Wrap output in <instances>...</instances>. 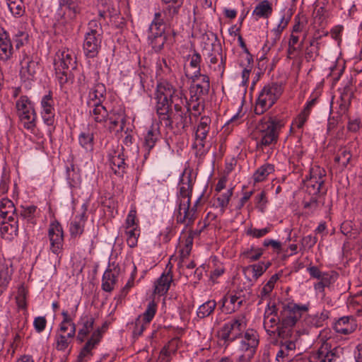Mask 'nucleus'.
<instances>
[{
	"instance_id": "a878e982",
	"label": "nucleus",
	"mask_w": 362,
	"mask_h": 362,
	"mask_svg": "<svg viewBox=\"0 0 362 362\" xmlns=\"http://www.w3.org/2000/svg\"><path fill=\"white\" fill-rule=\"evenodd\" d=\"M243 301L244 299L240 295H226L219 302L220 309L222 312L231 313L238 310L242 306Z\"/></svg>"
},
{
	"instance_id": "58836bf2",
	"label": "nucleus",
	"mask_w": 362,
	"mask_h": 362,
	"mask_svg": "<svg viewBox=\"0 0 362 362\" xmlns=\"http://www.w3.org/2000/svg\"><path fill=\"white\" fill-rule=\"evenodd\" d=\"M274 171V165L269 163L264 164L260 166L253 174L254 181L255 182H262Z\"/></svg>"
},
{
	"instance_id": "423d86ee",
	"label": "nucleus",
	"mask_w": 362,
	"mask_h": 362,
	"mask_svg": "<svg viewBox=\"0 0 362 362\" xmlns=\"http://www.w3.org/2000/svg\"><path fill=\"white\" fill-rule=\"evenodd\" d=\"M165 115H158L161 122L165 127L173 129L175 125L178 129L185 130L192 124V112L189 109L169 110Z\"/></svg>"
},
{
	"instance_id": "49530a36",
	"label": "nucleus",
	"mask_w": 362,
	"mask_h": 362,
	"mask_svg": "<svg viewBox=\"0 0 362 362\" xmlns=\"http://www.w3.org/2000/svg\"><path fill=\"white\" fill-rule=\"evenodd\" d=\"M125 112L122 109L117 110H112L110 114L107 119L110 121V129L114 130L116 127L118 126L119 122H122L124 119Z\"/></svg>"
},
{
	"instance_id": "4468645a",
	"label": "nucleus",
	"mask_w": 362,
	"mask_h": 362,
	"mask_svg": "<svg viewBox=\"0 0 362 362\" xmlns=\"http://www.w3.org/2000/svg\"><path fill=\"white\" fill-rule=\"evenodd\" d=\"M102 35L100 33H86L85 35L83 49L86 57H97L101 47Z\"/></svg>"
},
{
	"instance_id": "6ab92c4d",
	"label": "nucleus",
	"mask_w": 362,
	"mask_h": 362,
	"mask_svg": "<svg viewBox=\"0 0 362 362\" xmlns=\"http://www.w3.org/2000/svg\"><path fill=\"white\" fill-rule=\"evenodd\" d=\"M124 148L122 146H117L116 149L112 150L108 155V160L110 167L114 171L115 174L119 176H122L125 172L126 163L125 158L123 153Z\"/></svg>"
},
{
	"instance_id": "a211bd4d",
	"label": "nucleus",
	"mask_w": 362,
	"mask_h": 362,
	"mask_svg": "<svg viewBox=\"0 0 362 362\" xmlns=\"http://www.w3.org/2000/svg\"><path fill=\"white\" fill-rule=\"evenodd\" d=\"M186 59L189 62L188 64H185V76L195 82L197 77L200 76V64L202 62L201 54L196 50H193L192 54L186 57Z\"/></svg>"
},
{
	"instance_id": "aec40b11",
	"label": "nucleus",
	"mask_w": 362,
	"mask_h": 362,
	"mask_svg": "<svg viewBox=\"0 0 362 362\" xmlns=\"http://www.w3.org/2000/svg\"><path fill=\"white\" fill-rule=\"evenodd\" d=\"M21 74L28 79L33 77L39 69L38 62L33 56L28 54L25 50L22 52L20 59Z\"/></svg>"
},
{
	"instance_id": "680f3d73",
	"label": "nucleus",
	"mask_w": 362,
	"mask_h": 362,
	"mask_svg": "<svg viewBox=\"0 0 362 362\" xmlns=\"http://www.w3.org/2000/svg\"><path fill=\"white\" fill-rule=\"evenodd\" d=\"M41 112H54V100L51 94L45 95L41 100Z\"/></svg>"
},
{
	"instance_id": "4d7b16f0",
	"label": "nucleus",
	"mask_w": 362,
	"mask_h": 362,
	"mask_svg": "<svg viewBox=\"0 0 362 362\" xmlns=\"http://www.w3.org/2000/svg\"><path fill=\"white\" fill-rule=\"evenodd\" d=\"M233 189L230 188L217 197L218 205L219 207H221V211L222 213H224L226 207L228 206L230 198L233 195Z\"/></svg>"
},
{
	"instance_id": "b1692460",
	"label": "nucleus",
	"mask_w": 362,
	"mask_h": 362,
	"mask_svg": "<svg viewBox=\"0 0 362 362\" xmlns=\"http://www.w3.org/2000/svg\"><path fill=\"white\" fill-rule=\"evenodd\" d=\"M88 206L86 204L82 205V212L76 215L71 221L69 226V232L72 238H76L83 234L84 226L87 220L86 211Z\"/></svg>"
},
{
	"instance_id": "dca6fc26",
	"label": "nucleus",
	"mask_w": 362,
	"mask_h": 362,
	"mask_svg": "<svg viewBox=\"0 0 362 362\" xmlns=\"http://www.w3.org/2000/svg\"><path fill=\"white\" fill-rule=\"evenodd\" d=\"M55 70H71L76 67V57L69 49L59 51L54 60Z\"/></svg>"
},
{
	"instance_id": "f257e3e1",
	"label": "nucleus",
	"mask_w": 362,
	"mask_h": 362,
	"mask_svg": "<svg viewBox=\"0 0 362 362\" xmlns=\"http://www.w3.org/2000/svg\"><path fill=\"white\" fill-rule=\"evenodd\" d=\"M156 112L165 115L169 110H177L186 108L188 100L182 90L176 89L167 81L157 85L156 91Z\"/></svg>"
},
{
	"instance_id": "5701e85b",
	"label": "nucleus",
	"mask_w": 362,
	"mask_h": 362,
	"mask_svg": "<svg viewBox=\"0 0 362 362\" xmlns=\"http://www.w3.org/2000/svg\"><path fill=\"white\" fill-rule=\"evenodd\" d=\"M211 119L209 117L203 116L197 125L195 132L196 146L204 148L207 135L210 131Z\"/></svg>"
},
{
	"instance_id": "cd10ccee",
	"label": "nucleus",
	"mask_w": 362,
	"mask_h": 362,
	"mask_svg": "<svg viewBox=\"0 0 362 362\" xmlns=\"http://www.w3.org/2000/svg\"><path fill=\"white\" fill-rule=\"evenodd\" d=\"M169 264L167 265L165 272L158 279L155 284L154 292L160 296L167 293L173 281L172 266L168 268Z\"/></svg>"
},
{
	"instance_id": "09e8293b",
	"label": "nucleus",
	"mask_w": 362,
	"mask_h": 362,
	"mask_svg": "<svg viewBox=\"0 0 362 362\" xmlns=\"http://www.w3.org/2000/svg\"><path fill=\"white\" fill-rule=\"evenodd\" d=\"M317 102V98H312L310 100L308 101L305 107H304L302 112L298 115L297 127L298 128H301L305 124L307 118L310 112L311 108L315 105Z\"/></svg>"
},
{
	"instance_id": "1a4fd4ad",
	"label": "nucleus",
	"mask_w": 362,
	"mask_h": 362,
	"mask_svg": "<svg viewBox=\"0 0 362 362\" xmlns=\"http://www.w3.org/2000/svg\"><path fill=\"white\" fill-rule=\"evenodd\" d=\"M239 349L243 353L240 356V361H247L253 358L259 344V336L253 329H247L244 331Z\"/></svg>"
},
{
	"instance_id": "2eb2a0df",
	"label": "nucleus",
	"mask_w": 362,
	"mask_h": 362,
	"mask_svg": "<svg viewBox=\"0 0 362 362\" xmlns=\"http://www.w3.org/2000/svg\"><path fill=\"white\" fill-rule=\"evenodd\" d=\"M107 328V325L105 322L101 327L98 328L92 333L90 338L86 341L81 352L79 353L78 356V360L79 362H82L86 357H90L92 356L91 351L100 341L103 337V334L106 331Z\"/></svg>"
},
{
	"instance_id": "412c9836",
	"label": "nucleus",
	"mask_w": 362,
	"mask_h": 362,
	"mask_svg": "<svg viewBox=\"0 0 362 362\" xmlns=\"http://www.w3.org/2000/svg\"><path fill=\"white\" fill-rule=\"evenodd\" d=\"M0 233L4 238L12 240L18 235V216H8L3 219Z\"/></svg>"
},
{
	"instance_id": "0eeeda50",
	"label": "nucleus",
	"mask_w": 362,
	"mask_h": 362,
	"mask_svg": "<svg viewBox=\"0 0 362 362\" xmlns=\"http://www.w3.org/2000/svg\"><path fill=\"white\" fill-rule=\"evenodd\" d=\"M321 340L324 341L317 352L318 362L335 361L343 354V349L340 346L332 347L328 340L331 338L329 329H322L319 335Z\"/></svg>"
},
{
	"instance_id": "5fc2aeb1",
	"label": "nucleus",
	"mask_w": 362,
	"mask_h": 362,
	"mask_svg": "<svg viewBox=\"0 0 362 362\" xmlns=\"http://www.w3.org/2000/svg\"><path fill=\"white\" fill-rule=\"evenodd\" d=\"M263 255V249L260 247L255 248L251 247V248L243 251L241 255L250 260V262H254L258 260Z\"/></svg>"
},
{
	"instance_id": "c756f323",
	"label": "nucleus",
	"mask_w": 362,
	"mask_h": 362,
	"mask_svg": "<svg viewBox=\"0 0 362 362\" xmlns=\"http://www.w3.org/2000/svg\"><path fill=\"white\" fill-rule=\"evenodd\" d=\"M95 319L90 315H83L81 317L78 325L80 327L76 336V339L79 343H83L87 336L92 331Z\"/></svg>"
},
{
	"instance_id": "13d9d810",
	"label": "nucleus",
	"mask_w": 362,
	"mask_h": 362,
	"mask_svg": "<svg viewBox=\"0 0 362 362\" xmlns=\"http://www.w3.org/2000/svg\"><path fill=\"white\" fill-rule=\"evenodd\" d=\"M37 207L34 205H30L26 207H22L18 219L27 220L28 223H33L34 215L36 211Z\"/></svg>"
},
{
	"instance_id": "a19ab883",
	"label": "nucleus",
	"mask_w": 362,
	"mask_h": 362,
	"mask_svg": "<svg viewBox=\"0 0 362 362\" xmlns=\"http://www.w3.org/2000/svg\"><path fill=\"white\" fill-rule=\"evenodd\" d=\"M329 318V312L324 310L320 313L309 315L307 319V323L311 327H320L323 326L324 322Z\"/></svg>"
},
{
	"instance_id": "c9c22d12",
	"label": "nucleus",
	"mask_w": 362,
	"mask_h": 362,
	"mask_svg": "<svg viewBox=\"0 0 362 362\" xmlns=\"http://www.w3.org/2000/svg\"><path fill=\"white\" fill-rule=\"evenodd\" d=\"M78 143L86 152H93L95 144L93 133L90 130L81 132L78 135Z\"/></svg>"
},
{
	"instance_id": "393cba45",
	"label": "nucleus",
	"mask_w": 362,
	"mask_h": 362,
	"mask_svg": "<svg viewBox=\"0 0 362 362\" xmlns=\"http://www.w3.org/2000/svg\"><path fill=\"white\" fill-rule=\"evenodd\" d=\"M179 189L177 193V201L189 199L192 194L193 182L190 174L183 173L180 179Z\"/></svg>"
},
{
	"instance_id": "ddd939ff",
	"label": "nucleus",
	"mask_w": 362,
	"mask_h": 362,
	"mask_svg": "<svg viewBox=\"0 0 362 362\" xmlns=\"http://www.w3.org/2000/svg\"><path fill=\"white\" fill-rule=\"evenodd\" d=\"M48 238L50 242V250L57 256L62 252L64 245V231L57 221H52L49 225Z\"/></svg>"
},
{
	"instance_id": "72a5a7b5",
	"label": "nucleus",
	"mask_w": 362,
	"mask_h": 362,
	"mask_svg": "<svg viewBox=\"0 0 362 362\" xmlns=\"http://www.w3.org/2000/svg\"><path fill=\"white\" fill-rule=\"evenodd\" d=\"M106 88L102 83H96L90 90L88 99L87 101L94 102V103H103L105 99Z\"/></svg>"
},
{
	"instance_id": "f704fd0d",
	"label": "nucleus",
	"mask_w": 362,
	"mask_h": 362,
	"mask_svg": "<svg viewBox=\"0 0 362 362\" xmlns=\"http://www.w3.org/2000/svg\"><path fill=\"white\" fill-rule=\"evenodd\" d=\"M165 21L161 18V13L156 12L148 28V35H165L164 24Z\"/></svg>"
},
{
	"instance_id": "8fccbe9b",
	"label": "nucleus",
	"mask_w": 362,
	"mask_h": 362,
	"mask_svg": "<svg viewBox=\"0 0 362 362\" xmlns=\"http://www.w3.org/2000/svg\"><path fill=\"white\" fill-rule=\"evenodd\" d=\"M351 158L352 155L350 151L346 148H341L339 150L337 155L335 156L334 161L345 168L349 163Z\"/></svg>"
},
{
	"instance_id": "37998d69",
	"label": "nucleus",
	"mask_w": 362,
	"mask_h": 362,
	"mask_svg": "<svg viewBox=\"0 0 362 362\" xmlns=\"http://www.w3.org/2000/svg\"><path fill=\"white\" fill-rule=\"evenodd\" d=\"M319 42L316 38H313L310 42L309 46L305 49V57L308 62L315 61L316 57L319 55Z\"/></svg>"
},
{
	"instance_id": "052dcab7",
	"label": "nucleus",
	"mask_w": 362,
	"mask_h": 362,
	"mask_svg": "<svg viewBox=\"0 0 362 362\" xmlns=\"http://www.w3.org/2000/svg\"><path fill=\"white\" fill-rule=\"evenodd\" d=\"M166 5L167 6L163 8V12L165 18V23H170V21L172 20L173 18L178 13L179 9L182 5L173 4Z\"/></svg>"
},
{
	"instance_id": "338daca9",
	"label": "nucleus",
	"mask_w": 362,
	"mask_h": 362,
	"mask_svg": "<svg viewBox=\"0 0 362 362\" xmlns=\"http://www.w3.org/2000/svg\"><path fill=\"white\" fill-rule=\"evenodd\" d=\"M71 338H68L67 335L59 334L56 337V349L58 351H64L71 343Z\"/></svg>"
},
{
	"instance_id": "a18cd8bd",
	"label": "nucleus",
	"mask_w": 362,
	"mask_h": 362,
	"mask_svg": "<svg viewBox=\"0 0 362 362\" xmlns=\"http://www.w3.org/2000/svg\"><path fill=\"white\" fill-rule=\"evenodd\" d=\"M272 12L271 4L267 0H264L255 7L253 14L259 18H267Z\"/></svg>"
},
{
	"instance_id": "39448f33",
	"label": "nucleus",
	"mask_w": 362,
	"mask_h": 362,
	"mask_svg": "<svg viewBox=\"0 0 362 362\" xmlns=\"http://www.w3.org/2000/svg\"><path fill=\"white\" fill-rule=\"evenodd\" d=\"M247 327L245 317L239 315L226 322L220 330V337L223 341V345L228 347L229 344L242 337Z\"/></svg>"
},
{
	"instance_id": "2f4dec72",
	"label": "nucleus",
	"mask_w": 362,
	"mask_h": 362,
	"mask_svg": "<svg viewBox=\"0 0 362 362\" xmlns=\"http://www.w3.org/2000/svg\"><path fill=\"white\" fill-rule=\"evenodd\" d=\"M119 272V268L115 267L113 269H107L103 274L102 279V289L105 292L113 291L117 281V276Z\"/></svg>"
},
{
	"instance_id": "f03ea898",
	"label": "nucleus",
	"mask_w": 362,
	"mask_h": 362,
	"mask_svg": "<svg viewBox=\"0 0 362 362\" xmlns=\"http://www.w3.org/2000/svg\"><path fill=\"white\" fill-rule=\"evenodd\" d=\"M284 126V121L276 117H269L262 119L257 127L260 134L256 144L257 149L264 151L265 147L275 145L278 141L279 132Z\"/></svg>"
},
{
	"instance_id": "69168bd1",
	"label": "nucleus",
	"mask_w": 362,
	"mask_h": 362,
	"mask_svg": "<svg viewBox=\"0 0 362 362\" xmlns=\"http://www.w3.org/2000/svg\"><path fill=\"white\" fill-rule=\"evenodd\" d=\"M136 275V267L134 264H133V270L132 272L130 278L128 281L125 284V286L121 289L119 298H124L128 293L129 289L134 286V279Z\"/></svg>"
},
{
	"instance_id": "c85d7f7f",
	"label": "nucleus",
	"mask_w": 362,
	"mask_h": 362,
	"mask_svg": "<svg viewBox=\"0 0 362 362\" xmlns=\"http://www.w3.org/2000/svg\"><path fill=\"white\" fill-rule=\"evenodd\" d=\"M86 103L90 109V116L94 122L102 124L107 120L109 112L103 103H94V102L87 101Z\"/></svg>"
},
{
	"instance_id": "774afa93",
	"label": "nucleus",
	"mask_w": 362,
	"mask_h": 362,
	"mask_svg": "<svg viewBox=\"0 0 362 362\" xmlns=\"http://www.w3.org/2000/svg\"><path fill=\"white\" fill-rule=\"evenodd\" d=\"M57 78L61 86L66 83L71 77V70H55Z\"/></svg>"
},
{
	"instance_id": "20e7f679",
	"label": "nucleus",
	"mask_w": 362,
	"mask_h": 362,
	"mask_svg": "<svg viewBox=\"0 0 362 362\" xmlns=\"http://www.w3.org/2000/svg\"><path fill=\"white\" fill-rule=\"evenodd\" d=\"M282 93V86L277 83H272L264 86L256 101L255 113L261 115L271 108L280 98Z\"/></svg>"
},
{
	"instance_id": "bb28decb",
	"label": "nucleus",
	"mask_w": 362,
	"mask_h": 362,
	"mask_svg": "<svg viewBox=\"0 0 362 362\" xmlns=\"http://www.w3.org/2000/svg\"><path fill=\"white\" fill-rule=\"evenodd\" d=\"M13 45L8 33L0 28V60L6 62L13 54Z\"/></svg>"
},
{
	"instance_id": "f8f14e48",
	"label": "nucleus",
	"mask_w": 362,
	"mask_h": 362,
	"mask_svg": "<svg viewBox=\"0 0 362 362\" xmlns=\"http://www.w3.org/2000/svg\"><path fill=\"white\" fill-rule=\"evenodd\" d=\"M177 207L175 211L176 222L183 224L185 227L193 225L197 216L195 214V206H191V201L185 199L176 201Z\"/></svg>"
},
{
	"instance_id": "4be33fe9",
	"label": "nucleus",
	"mask_w": 362,
	"mask_h": 362,
	"mask_svg": "<svg viewBox=\"0 0 362 362\" xmlns=\"http://www.w3.org/2000/svg\"><path fill=\"white\" fill-rule=\"evenodd\" d=\"M357 327V322L354 317L344 316L336 321L333 328L339 334L348 335L353 333Z\"/></svg>"
},
{
	"instance_id": "f3484780",
	"label": "nucleus",
	"mask_w": 362,
	"mask_h": 362,
	"mask_svg": "<svg viewBox=\"0 0 362 362\" xmlns=\"http://www.w3.org/2000/svg\"><path fill=\"white\" fill-rule=\"evenodd\" d=\"M59 6L64 9L62 18L64 22L74 20L78 15L83 7L82 0H59Z\"/></svg>"
},
{
	"instance_id": "0e129e2a",
	"label": "nucleus",
	"mask_w": 362,
	"mask_h": 362,
	"mask_svg": "<svg viewBox=\"0 0 362 362\" xmlns=\"http://www.w3.org/2000/svg\"><path fill=\"white\" fill-rule=\"evenodd\" d=\"M272 230V226H269L264 228L257 229L254 228H250L247 230L246 234L255 238H260L265 236Z\"/></svg>"
},
{
	"instance_id": "9d476101",
	"label": "nucleus",
	"mask_w": 362,
	"mask_h": 362,
	"mask_svg": "<svg viewBox=\"0 0 362 362\" xmlns=\"http://www.w3.org/2000/svg\"><path fill=\"white\" fill-rule=\"evenodd\" d=\"M18 115L24 128L33 129L35 127L36 115L33 104L25 95L21 96L16 103Z\"/></svg>"
},
{
	"instance_id": "c03bdc74",
	"label": "nucleus",
	"mask_w": 362,
	"mask_h": 362,
	"mask_svg": "<svg viewBox=\"0 0 362 362\" xmlns=\"http://www.w3.org/2000/svg\"><path fill=\"white\" fill-rule=\"evenodd\" d=\"M216 302L214 300H209L201 305L197 311V315L199 318H205L209 316L216 307Z\"/></svg>"
},
{
	"instance_id": "7c9ffc66",
	"label": "nucleus",
	"mask_w": 362,
	"mask_h": 362,
	"mask_svg": "<svg viewBox=\"0 0 362 362\" xmlns=\"http://www.w3.org/2000/svg\"><path fill=\"white\" fill-rule=\"evenodd\" d=\"M277 310L276 306L274 303L272 304L269 302L267 304V308H266L264 312V326L265 329L267 328H274L277 326L279 324L281 325V317L280 315L277 317ZM269 332V329H267Z\"/></svg>"
},
{
	"instance_id": "3c124183",
	"label": "nucleus",
	"mask_w": 362,
	"mask_h": 362,
	"mask_svg": "<svg viewBox=\"0 0 362 362\" xmlns=\"http://www.w3.org/2000/svg\"><path fill=\"white\" fill-rule=\"evenodd\" d=\"M127 243L130 247H134L137 245L139 237V227L126 228Z\"/></svg>"
},
{
	"instance_id": "e2e57ef3",
	"label": "nucleus",
	"mask_w": 362,
	"mask_h": 362,
	"mask_svg": "<svg viewBox=\"0 0 362 362\" xmlns=\"http://www.w3.org/2000/svg\"><path fill=\"white\" fill-rule=\"evenodd\" d=\"M148 323L141 320V316H139L135 320V325L133 329V337L134 338H138L140 337L143 334V332L146 329L147 326H148Z\"/></svg>"
},
{
	"instance_id": "9b49d317",
	"label": "nucleus",
	"mask_w": 362,
	"mask_h": 362,
	"mask_svg": "<svg viewBox=\"0 0 362 362\" xmlns=\"http://www.w3.org/2000/svg\"><path fill=\"white\" fill-rule=\"evenodd\" d=\"M325 176V170L319 166H315L310 170V177L304 182L308 195H318L326 192L324 187Z\"/></svg>"
},
{
	"instance_id": "4c0bfd02",
	"label": "nucleus",
	"mask_w": 362,
	"mask_h": 362,
	"mask_svg": "<svg viewBox=\"0 0 362 362\" xmlns=\"http://www.w3.org/2000/svg\"><path fill=\"white\" fill-rule=\"evenodd\" d=\"M211 51L217 53L220 57L221 63L218 65L217 71L220 72L221 75L223 74L225 71V66L226 62V56L223 55V49L220 41L218 40L217 36L215 35V40L211 43Z\"/></svg>"
},
{
	"instance_id": "6e6d98bb",
	"label": "nucleus",
	"mask_w": 362,
	"mask_h": 362,
	"mask_svg": "<svg viewBox=\"0 0 362 362\" xmlns=\"http://www.w3.org/2000/svg\"><path fill=\"white\" fill-rule=\"evenodd\" d=\"M209 91V88L206 86V84L197 83L191 86L190 93L192 98H195V100H199V97L202 95H207Z\"/></svg>"
},
{
	"instance_id": "473e14b6",
	"label": "nucleus",
	"mask_w": 362,
	"mask_h": 362,
	"mask_svg": "<svg viewBox=\"0 0 362 362\" xmlns=\"http://www.w3.org/2000/svg\"><path fill=\"white\" fill-rule=\"evenodd\" d=\"M160 139L159 130L151 127L144 135L143 146L148 154Z\"/></svg>"
},
{
	"instance_id": "6e6552de",
	"label": "nucleus",
	"mask_w": 362,
	"mask_h": 362,
	"mask_svg": "<svg viewBox=\"0 0 362 362\" xmlns=\"http://www.w3.org/2000/svg\"><path fill=\"white\" fill-rule=\"evenodd\" d=\"M354 97V88L349 83L346 85L341 90H340L339 100L337 101L339 108L337 112V116L329 118L328 121V129H333L335 125L339 122H343V118L346 117V114L351 105V100Z\"/></svg>"
},
{
	"instance_id": "864d4df0",
	"label": "nucleus",
	"mask_w": 362,
	"mask_h": 362,
	"mask_svg": "<svg viewBox=\"0 0 362 362\" xmlns=\"http://www.w3.org/2000/svg\"><path fill=\"white\" fill-rule=\"evenodd\" d=\"M13 40L15 43L16 48L19 49L28 43L29 35L25 31L18 30L13 36Z\"/></svg>"
},
{
	"instance_id": "7ed1b4c3",
	"label": "nucleus",
	"mask_w": 362,
	"mask_h": 362,
	"mask_svg": "<svg viewBox=\"0 0 362 362\" xmlns=\"http://www.w3.org/2000/svg\"><path fill=\"white\" fill-rule=\"evenodd\" d=\"M308 310L307 305H298L294 303L284 304L280 311L281 326H277L276 331L279 337L286 339L289 335L290 329L293 327L301 317L302 313Z\"/></svg>"
},
{
	"instance_id": "bf43d9fd",
	"label": "nucleus",
	"mask_w": 362,
	"mask_h": 362,
	"mask_svg": "<svg viewBox=\"0 0 362 362\" xmlns=\"http://www.w3.org/2000/svg\"><path fill=\"white\" fill-rule=\"evenodd\" d=\"M156 313V304L153 300L148 303L145 312L140 315L141 320L147 323H150L154 317Z\"/></svg>"
},
{
	"instance_id": "603ef678",
	"label": "nucleus",
	"mask_w": 362,
	"mask_h": 362,
	"mask_svg": "<svg viewBox=\"0 0 362 362\" xmlns=\"http://www.w3.org/2000/svg\"><path fill=\"white\" fill-rule=\"evenodd\" d=\"M265 272V268H263V262H260L257 264H252L243 268V272L245 274L247 273H252V277L255 280H257Z\"/></svg>"
},
{
	"instance_id": "79ce46f5",
	"label": "nucleus",
	"mask_w": 362,
	"mask_h": 362,
	"mask_svg": "<svg viewBox=\"0 0 362 362\" xmlns=\"http://www.w3.org/2000/svg\"><path fill=\"white\" fill-rule=\"evenodd\" d=\"M7 4L14 17L19 18L25 13V6L22 0H7Z\"/></svg>"
},
{
	"instance_id": "de8ad7c7",
	"label": "nucleus",
	"mask_w": 362,
	"mask_h": 362,
	"mask_svg": "<svg viewBox=\"0 0 362 362\" xmlns=\"http://www.w3.org/2000/svg\"><path fill=\"white\" fill-rule=\"evenodd\" d=\"M148 40L153 50L158 52L163 49L167 41V35H148Z\"/></svg>"
},
{
	"instance_id": "ea45409f",
	"label": "nucleus",
	"mask_w": 362,
	"mask_h": 362,
	"mask_svg": "<svg viewBox=\"0 0 362 362\" xmlns=\"http://www.w3.org/2000/svg\"><path fill=\"white\" fill-rule=\"evenodd\" d=\"M12 274V264L9 261L0 259V281L8 284Z\"/></svg>"
},
{
	"instance_id": "e433bc0d",
	"label": "nucleus",
	"mask_w": 362,
	"mask_h": 362,
	"mask_svg": "<svg viewBox=\"0 0 362 362\" xmlns=\"http://www.w3.org/2000/svg\"><path fill=\"white\" fill-rule=\"evenodd\" d=\"M15 212L16 207L11 200L3 198L0 201V218L6 219L8 216H18Z\"/></svg>"
}]
</instances>
